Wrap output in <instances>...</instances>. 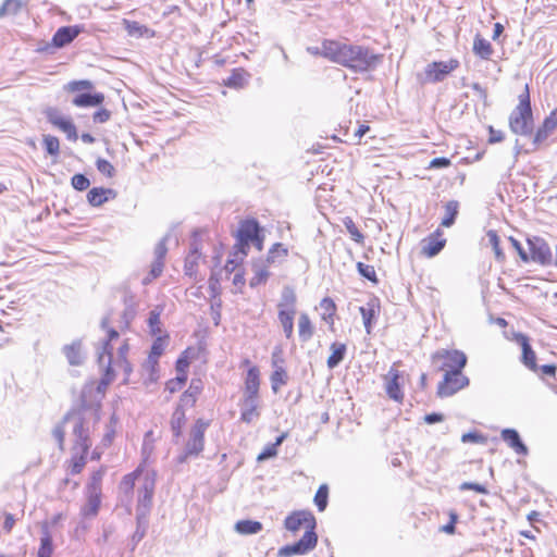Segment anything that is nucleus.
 <instances>
[{
    "instance_id": "obj_60",
    "label": "nucleus",
    "mask_w": 557,
    "mask_h": 557,
    "mask_svg": "<svg viewBox=\"0 0 557 557\" xmlns=\"http://www.w3.org/2000/svg\"><path fill=\"white\" fill-rule=\"evenodd\" d=\"M360 313L363 319V324L368 333L371 331V320L374 317V310L371 308L360 307Z\"/></svg>"
},
{
    "instance_id": "obj_24",
    "label": "nucleus",
    "mask_w": 557,
    "mask_h": 557,
    "mask_svg": "<svg viewBox=\"0 0 557 557\" xmlns=\"http://www.w3.org/2000/svg\"><path fill=\"white\" fill-rule=\"evenodd\" d=\"M86 503L81 508V513L85 518H94L98 515L101 505V494L86 493Z\"/></svg>"
},
{
    "instance_id": "obj_45",
    "label": "nucleus",
    "mask_w": 557,
    "mask_h": 557,
    "mask_svg": "<svg viewBox=\"0 0 557 557\" xmlns=\"http://www.w3.org/2000/svg\"><path fill=\"white\" fill-rule=\"evenodd\" d=\"M288 255V250L284 245L276 243L274 244L269 253L268 258L265 260L267 263H275V262H282Z\"/></svg>"
},
{
    "instance_id": "obj_17",
    "label": "nucleus",
    "mask_w": 557,
    "mask_h": 557,
    "mask_svg": "<svg viewBox=\"0 0 557 557\" xmlns=\"http://www.w3.org/2000/svg\"><path fill=\"white\" fill-rule=\"evenodd\" d=\"M557 127V110L544 120L543 124L537 128L533 137V144L539 146L544 143Z\"/></svg>"
},
{
    "instance_id": "obj_27",
    "label": "nucleus",
    "mask_w": 557,
    "mask_h": 557,
    "mask_svg": "<svg viewBox=\"0 0 557 557\" xmlns=\"http://www.w3.org/2000/svg\"><path fill=\"white\" fill-rule=\"evenodd\" d=\"M253 275L249 281L250 287H257L264 284L269 278L268 265L264 261L255 262L252 265Z\"/></svg>"
},
{
    "instance_id": "obj_31",
    "label": "nucleus",
    "mask_w": 557,
    "mask_h": 557,
    "mask_svg": "<svg viewBox=\"0 0 557 557\" xmlns=\"http://www.w3.org/2000/svg\"><path fill=\"white\" fill-rule=\"evenodd\" d=\"M473 52L483 60H488L494 50L488 40L476 35L473 41Z\"/></svg>"
},
{
    "instance_id": "obj_20",
    "label": "nucleus",
    "mask_w": 557,
    "mask_h": 557,
    "mask_svg": "<svg viewBox=\"0 0 557 557\" xmlns=\"http://www.w3.org/2000/svg\"><path fill=\"white\" fill-rule=\"evenodd\" d=\"M400 374L396 369H391L388 373L385 375L386 381V393L388 397L395 401H401L404 398V394L399 384Z\"/></svg>"
},
{
    "instance_id": "obj_36",
    "label": "nucleus",
    "mask_w": 557,
    "mask_h": 557,
    "mask_svg": "<svg viewBox=\"0 0 557 557\" xmlns=\"http://www.w3.org/2000/svg\"><path fill=\"white\" fill-rule=\"evenodd\" d=\"M106 473L104 468H100L97 471H94L89 482L86 485L85 492L86 493H94V494H102V480Z\"/></svg>"
},
{
    "instance_id": "obj_47",
    "label": "nucleus",
    "mask_w": 557,
    "mask_h": 557,
    "mask_svg": "<svg viewBox=\"0 0 557 557\" xmlns=\"http://www.w3.org/2000/svg\"><path fill=\"white\" fill-rule=\"evenodd\" d=\"M320 308L322 310V319L326 322H332L336 310L334 301L331 298H323L320 302Z\"/></svg>"
},
{
    "instance_id": "obj_41",
    "label": "nucleus",
    "mask_w": 557,
    "mask_h": 557,
    "mask_svg": "<svg viewBox=\"0 0 557 557\" xmlns=\"http://www.w3.org/2000/svg\"><path fill=\"white\" fill-rule=\"evenodd\" d=\"M286 438V433L281 434L274 443L268 444L262 453L259 454L257 460L264 461L270 458H273L277 455V447L282 445L284 440Z\"/></svg>"
},
{
    "instance_id": "obj_43",
    "label": "nucleus",
    "mask_w": 557,
    "mask_h": 557,
    "mask_svg": "<svg viewBox=\"0 0 557 557\" xmlns=\"http://www.w3.org/2000/svg\"><path fill=\"white\" fill-rule=\"evenodd\" d=\"M162 310L163 309L161 307H156L154 309H152L149 312L148 326H149L150 333L153 336L162 335L161 321H160V315L162 313Z\"/></svg>"
},
{
    "instance_id": "obj_16",
    "label": "nucleus",
    "mask_w": 557,
    "mask_h": 557,
    "mask_svg": "<svg viewBox=\"0 0 557 557\" xmlns=\"http://www.w3.org/2000/svg\"><path fill=\"white\" fill-rule=\"evenodd\" d=\"M445 244L446 239L442 238V233L437 230L421 242V253L428 258H433L441 252Z\"/></svg>"
},
{
    "instance_id": "obj_30",
    "label": "nucleus",
    "mask_w": 557,
    "mask_h": 557,
    "mask_svg": "<svg viewBox=\"0 0 557 557\" xmlns=\"http://www.w3.org/2000/svg\"><path fill=\"white\" fill-rule=\"evenodd\" d=\"M278 356L277 352L272 354V367L274 368V371L271 375V383L272 388L274 392L277 391L280 385L286 384L287 374L283 366L276 364V357Z\"/></svg>"
},
{
    "instance_id": "obj_29",
    "label": "nucleus",
    "mask_w": 557,
    "mask_h": 557,
    "mask_svg": "<svg viewBox=\"0 0 557 557\" xmlns=\"http://www.w3.org/2000/svg\"><path fill=\"white\" fill-rule=\"evenodd\" d=\"M109 196H114V191L110 188H92L87 194L88 202L94 207L103 205Z\"/></svg>"
},
{
    "instance_id": "obj_10",
    "label": "nucleus",
    "mask_w": 557,
    "mask_h": 557,
    "mask_svg": "<svg viewBox=\"0 0 557 557\" xmlns=\"http://www.w3.org/2000/svg\"><path fill=\"white\" fill-rule=\"evenodd\" d=\"M468 385L469 379L462 374V370H450L444 373L443 381L440 382L437 387V395L449 397Z\"/></svg>"
},
{
    "instance_id": "obj_32",
    "label": "nucleus",
    "mask_w": 557,
    "mask_h": 557,
    "mask_svg": "<svg viewBox=\"0 0 557 557\" xmlns=\"http://www.w3.org/2000/svg\"><path fill=\"white\" fill-rule=\"evenodd\" d=\"M235 531L242 535L257 534L262 531V523L253 520H239L235 523Z\"/></svg>"
},
{
    "instance_id": "obj_22",
    "label": "nucleus",
    "mask_w": 557,
    "mask_h": 557,
    "mask_svg": "<svg viewBox=\"0 0 557 557\" xmlns=\"http://www.w3.org/2000/svg\"><path fill=\"white\" fill-rule=\"evenodd\" d=\"M81 33L77 26H64L57 30L53 35L52 42L55 47L61 48L72 42Z\"/></svg>"
},
{
    "instance_id": "obj_34",
    "label": "nucleus",
    "mask_w": 557,
    "mask_h": 557,
    "mask_svg": "<svg viewBox=\"0 0 557 557\" xmlns=\"http://www.w3.org/2000/svg\"><path fill=\"white\" fill-rule=\"evenodd\" d=\"M332 354L327 358V367L330 369L336 368L343 360L346 355V345L343 343H333L331 345Z\"/></svg>"
},
{
    "instance_id": "obj_57",
    "label": "nucleus",
    "mask_w": 557,
    "mask_h": 557,
    "mask_svg": "<svg viewBox=\"0 0 557 557\" xmlns=\"http://www.w3.org/2000/svg\"><path fill=\"white\" fill-rule=\"evenodd\" d=\"M169 239V235H165L156 246L154 248V260L163 261L165 255L168 252L166 242Z\"/></svg>"
},
{
    "instance_id": "obj_28",
    "label": "nucleus",
    "mask_w": 557,
    "mask_h": 557,
    "mask_svg": "<svg viewBox=\"0 0 557 557\" xmlns=\"http://www.w3.org/2000/svg\"><path fill=\"white\" fill-rule=\"evenodd\" d=\"M143 375L145 382L154 383L159 379V359L148 356L147 360L143 364Z\"/></svg>"
},
{
    "instance_id": "obj_21",
    "label": "nucleus",
    "mask_w": 557,
    "mask_h": 557,
    "mask_svg": "<svg viewBox=\"0 0 557 557\" xmlns=\"http://www.w3.org/2000/svg\"><path fill=\"white\" fill-rule=\"evenodd\" d=\"M517 343L522 348V362L523 364L532 371L536 370V356L531 345L529 343V338L523 334H518L516 336Z\"/></svg>"
},
{
    "instance_id": "obj_40",
    "label": "nucleus",
    "mask_w": 557,
    "mask_h": 557,
    "mask_svg": "<svg viewBox=\"0 0 557 557\" xmlns=\"http://www.w3.org/2000/svg\"><path fill=\"white\" fill-rule=\"evenodd\" d=\"M459 203L456 200H450L445 205V214L442 219L441 225L449 227L455 223V219L458 214Z\"/></svg>"
},
{
    "instance_id": "obj_44",
    "label": "nucleus",
    "mask_w": 557,
    "mask_h": 557,
    "mask_svg": "<svg viewBox=\"0 0 557 557\" xmlns=\"http://www.w3.org/2000/svg\"><path fill=\"white\" fill-rule=\"evenodd\" d=\"M64 354L72 366H78L83 362L81 343H73L64 347Z\"/></svg>"
},
{
    "instance_id": "obj_15",
    "label": "nucleus",
    "mask_w": 557,
    "mask_h": 557,
    "mask_svg": "<svg viewBox=\"0 0 557 557\" xmlns=\"http://www.w3.org/2000/svg\"><path fill=\"white\" fill-rule=\"evenodd\" d=\"M285 528L293 532H296L301 528H305L306 531H314L315 519L309 511H297L285 519Z\"/></svg>"
},
{
    "instance_id": "obj_6",
    "label": "nucleus",
    "mask_w": 557,
    "mask_h": 557,
    "mask_svg": "<svg viewBox=\"0 0 557 557\" xmlns=\"http://www.w3.org/2000/svg\"><path fill=\"white\" fill-rule=\"evenodd\" d=\"M250 245L255 246L259 251L263 248L262 228L255 219H246L239 223L237 230L236 247L243 256H247Z\"/></svg>"
},
{
    "instance_id": "obj_26",
    "label": "nucleus",
    "mask_w": 557,
    "mask_h": 557,
    "mask_svg": "<svg viewBox=\"0 0 557 557\" xmlns=\"http://www.w3.org/2000/svg\"><path fill=\"white\" fill-rule=\"evenodd\" d=\"M259 371L256 367L248 370L245 380V396L246 397H258L259 392Z\"/></svg>"
},
{
    "instance_id": "obj_59",
    "label": "nucleus",
    "mask_w": 557,
    "mask_h": 557,
    "mask_svg": "<svg viewBox=\"0 0 557 557\" xmlns=\"http://www.w3.org/2000/svg\"><path fill=\"white\" fill-rule=\"evenodd\" d=\"M64 419H66V417ZM66 425H70L73 429L72 423H66L65 420H63V423L61 425L55 426L52 432L54 438L58 441L59 446L61 448L63 447V443H64V435H65L64 428Z\"/></svg>"
},
{
    "instance_id": "obj_62",
    "label": "nucleus",
    "mask_w": 557,
    "mask_h": 557,
    "mask_svg": "<svg viewBox=\"0 0 557 557\" xmlns=\"http://www.w3.org/2000/svg\"><path fill=\"white\" fill-rule=\"evenodd\" d=\"M111 116V113L107 109H100L96 111L92 115V120L95 123H106Z\"/></svg>"
},
{
    "instance_id": "obj_8",
    "label": "nucleus",
    "mask_w": 557,
    "mask_h": 557,
    "mask_svg": "<svg viewBox=\"0 0 557 557\" xmlns=\"http://www.w3.org/2000/svg\"><path fill=\"white\" fill-rule=\"evenodd\" d=\"M431 361L435 370L446 373L462 370L467 364V356L457 349H440L432 355Z\"/></svg>"
},
{
    "instance_id": "obj_2",
    "label": "nucleus",
    "mask_w": 557,
    "mask_h": 557,
    "mask_svg": "<svg viewBox=\"0 0 557 557\" xmlns=\"http://www.w3.org/2000/svg\"><path fill=\"white\" fill-rule=\"evenodd\" d=\"M324 48L330 61L348 67L355 73L372 71L382 60L381 54H376L368 47L359 45L335 40L327 41Z\"/></svg>"
},
{
    "instance_id": "obj_46",
    "label": "nucleus",
    "mask_w": 557,
    "mask_h": 557,
    "mask_svg": "<svg viewBox=\"0 0 557 557\" xmlns=\"http://www.w3.org/2000/svg\"><path fill=\"white\" fill-rule=\"evenodd\" d=\"M168 346V336L166 335H157L156 339L152 343L151 350L149 356L153 358H160Z\"/></svg>"
},
{
    "instance_id": "obj_11",
    "label": "nucleus",
    "mask_w": 557,
    "mask_h": 557,
    "mask_svg": "<svg viewBox=\"0 0 557 557\" xmlns=\"http://www.w3.org/2000/svg\"><path fill=\"white\" fill-rule=\"evenodd\" d=\"M318 542V536L314 531L307 530L302 537L292 544L281 547L277 552L278 557H290L294 555H305L312 550Z\"/></svg>"
},
{
    "instance_id": "obj_53",
    "label": "nucleus",
    "mask_w": 557,
    "mask_h": 557,
    "mask_svg": "<svg viewBox=\"0 0 557 557\" xmlns=\"http://www.w3.org/2000/svg\"><path fill=\"white\" fill-rule=\"evenodd\" d=\"M487 238H488L490 245L493 247L496 258L498 260L504 259L505 256L499 247L500 239H499L497 233L495 231H488Z\"/></svg>"
},
{
    "instance_id": "obj_4",
    "label": "nucleus",
    "mask_w": 557,
    "mask_h": 557,
    "mask_svg": "<svg viewBox=\"0 0 557 557\" xmlns=\"http://www.w3.org/2000/svg\"><path fill=\"white\" fill-rule=\"evenodd\" d=\"M510 131L519 136H531L534 128L533 114L530 103L529 87L519 95V103L509 115Z\"/></svg>"
},
{
    "instance_id": "obj_23",
    "label": "nucleus",
    "mask_w": 557,
    "mask_h": 557,
    "mask_svg": "<svg viewBox=\"0 0 557 557\" xmlns=\"http://www.w3.org/2000/svg\"><path fill=\"white\" fill-rule=\"evenodd\" d=\"M259 417L258 411V397H246L242 404L240 420L246 423H251Z\"/></svg>"
},
{
    "instance_id": "obj_13",
    "label": "nucleus",
    "mask_w": 557,
    "mask_h": 557,
    "mask_svg": "<svg viewBox=\"0 0 557 557\" xmlns=\"http://www.w3.org/2000/svg\"><path fill=\"white\" fill-rule=\"evenodd\" d=\"M47 120L60 131H62L69 140L76 141L77 140V131L76 126L72 122V120L67 116H64L58 109L49 108L46 110Z\"/></svg>"
},
{
    "instance_id": "obj_19",
    "label": "nucleus",
    "mask_w": 557,
    "mask_h": 557,
    "mask_svg": "<svg viewBox=\"0 0 557 557\" xmlns=\"http://www.w3.org/2000/svg\"><path fill=\"white\" fill-rule=\"evenodd\" d=\"M500 437L516 454L528 455L529 449L515 429H504L500 432Z\"/></svg>"
},
{
    "instance_id": "obj_25",
    "label": "nucleus",
    "mask_w": 557,
    "mask_h": 557,
    "mask_svg": "<svg viewBox=\"0 0 557 557\" xmlns=\"http://www.w3.org/2000/svg\"><path fill=\"white\" fill-rule=\"evenodd\" d=\"M296 293L293 287L284 286L281 294V299L277 304L278 311L296 312Z\"/></svg>"
},
{
    "instance_id": "obj_14",
    "label": "nucleus",
    "mask_w": 557,
    "mask_h": 557,
    "mask_svg": "<svg viewBox=\"0 0 557 557\" xmlns=\"http://www.w3.org/2000/svg\"><path fill=\"white\" fill-rule=\"evenodd\" d=\"M531 255L529 258L542 265H548L552 263L553 256L548 244L539 237L528 240Z\"/></svg>"
},
{
    "instance_id": "obj_12",
    "label": "nucleus",
    "mask_w": 557,
    "mask_h": 557,
    "mask_svg": "<svg viewBox=\"0 0 557 557\" xmlns=\"http://www.w3.org/2000/svg\"><path fill=\"white\" fill-rule=\"evenodd\" d=\"M459 66V61L450 59L449 61L432 62L424 70L425 81L430 83L443 82L448 74Z\"/></svg>"
},
{
    "instance_id": "obj_61",
    "label": "nucleus",
    "mask_w": 557,
    "mask_h": 557,
    "mask_svg": "<svg viewBox=\"0 0 557 557\" xmlns=\"http://www.w3.org/2000/svg\"><path fill=\"white\" fill-rule=\"evenodd\" d=\"M460 490L461 491L473 490L480 494H487V490L484 485L479 484V483H472V482H463L460 485Z\"/></svg>"
},
{
    "instance_id": "obj_39",
    "label": "nucleus",
    "mask_w": 557,
    "mask_h": 557,
    "mask_svg": "<svg viewBox=\"0 0 557 557\" xmlns=\"http://www.w3.org/2000/svg\"><path fill=\"white\" fill-rule=\"evenodd\" d=\"M52 552V537L48 528L45 525L42 528V536L40 539V547L38 549L37 557H51Z\"/></svg>"
},
{
    "instance_id": "obj_3",
    "label": "nucleus",
    "mask_w": 557,
    "mask_h": 557,
    "mask_svg": "<svg viewBox=\"0 0 557 557\" xmlns=\"http://www.w3.org/2000/svg\"><path fill=\"white\" fill-rule=\"evenodd\" d=\"M65 422L73 424L72 473L77 474L83 470L91 446V424L82 412L69 413Z\"/></svg>"
},
{
    "instance_id": "obj_52",
    "label": "nucleus",
    "mask_w": 557,
    "mask_h": 557,
    "mask_svg": "<svg viewBox=\"0 0 557 557\" xmlns=\"http://www.w3.org/2000/svg\"><path fill=\"white\" fill-rule=\"evenodd\" d=\"M44 145L47 152L51 156H58L60 151V143L55 136L45 135L44 136Z\"/></svg>"
},
{
    "instance_id": "obj_58",
    "label": "nucleus",
    "mask_w": 557,
    "mask_h": 557,
    "mask_svg": "<svg viewBox=\"0 0 557 557\" xmlns=\"http://www.w3.org/2000/svg\"><path fill=\"white\" fill-rule=\"evenodd\" d=\"M96 165H97V170L100 173L107 175L108 177L113 176L114 168H113V165L108 160L98 159L97 162H96Z\"/></svg>"
},
{
    "instance_id": "obj_42",
    "label": "nucleus",
    "mask_w": 557,
    "mask_h": 557,
    "mask_svg": "<svg viewBox=\"0 0 557 557\" xmlns=\"http://www.w3.org/2000/svg\"><path fill=\"white\" fill-rule=\"evenodd\" d=\"M185 411L183 406H177L171 418V430L174 436L178 437L182 433V428L185 424Z\"/></svg>"
},
{
    "instance_id": "obj_37",
    "label": "nucleus",
    "mask_w": 557,
    "mask_h": 557,
    "mask_svg": "<svg viewBox=\"0 0 557 557\" xmlns=\"http://www.w3.org/2000/svg\"><path fill=\"white\" fill-rule=\"evenodd\" d=\"M296 312L278 311L277 318L282 325L283 332L287 339H290L294 334V318Z\"/></svg>"
},
{
    "instance_id": "obj_54",
    "label": "nucleus",
    "mask_w": 557,
    "mask_h": 557,
    "mask_svg": "<svg viewBox=\"0 0 557 557\" xmlns=\"http://www.w3.org/2000/svg\"><path fill=\"white\" fill-rule=\"evenodd\" d=\"M125 28L127 33L132 36H143L146 32H148V28L144 25L139 24L138 22H131V21H124Z\"/></svg>"
},
{
    "instance_id": "obj_9",
    "label": "nucleus",
    "mask_w": 557,
    "mask_h": 557,
    "mask_svg": "<svg viewBox=\"0 0 557 557\" xmlns=\"http://www.w3.org/2000/svg\"><path fill=\"white\" fill-rule=\"evenodd\" d=\"M209 423L202 419H198L193 425L189 438L184 447L183 454L178 456L180 462H185L190 457H197L202 450L205 445V432Z\"/></svg>"
},
{
    "instance_id": "obj_5",
    "label": "nucleus",
    "mask_w": 557,
    "mask_h": 557,
    "mask_svg": "<svg viewBox=\"0 0 557 557\" xmlns=\"http://www.w3.org/2000/svg\"><path fill=\"white\" fill-rule=\"evenodd\" d=\"M63 88L65 91L74 94L72 104L77 108L99 107L104 101V95L94 92V84L88 79L71 81Z\"/></svg>"
},
{
    "instance_id": "obj_64",
    "label": "nucleus",
    "mask_w": 557,
    "mask_h": 557,
    "mask_svg": "<svg viewBox=\"0 0 557 557\" xmlns=\"http://www.w3.org/2000/svg\"><path fill=\"white\" fill-rule=\"evenodd\" d=\"M163 267H164L163 261L154 260L153 263L151 264V269L149 272L151 274V278L159 277L163 271Z\"/></svg>"
},
{
    "instance_id": "obj_63",
    "label": "nucleus",
    "mask_w": 557,
    "mask_h": 557,
    "mask_svg": "<svg viewBox=\"0 0 557 557\" xmlns=\"http://www.w3.org/2000/svg\"><path fill=\"white\" fill-rule=\"evenodd\" d=\"M450 165V160L447 158H435L430 162V169H444Z\"/></svg>"
},
{
    "instance_id": "obj_56",
    "label": "nucleus",
    "mask_w": 557,
    "mask_h": 557,
    "mask_svg": "<svg viewBox=\"0 0 557 557\" xmlns=\"http://www.w3.org/2000/svg\"><path fill=\"white\" fill-rule=\"evenodd\" d=\"M90 185V181L83 174H75L72 177V186L79 191L87 189Z\"/></svg>"
},
{
    "instance_id": "obj_51",
    "label": "nucleus",
    "mask_w": 557,
    "mask_h": 557,
    "mask_svg": "<svg viewBox=\"0 0 557 557\" xmlns=\"http://www.w3.org/2000/svg\"><path fill=\"white\" fill-rule=\"evenodd\" d=\"M21 8V0H5L0 8V17H3L7 14H16Z\"/></svg>"
},
{
    "instance_id": "obj_38",
    "label": "nucleus",
    "mask_w": 557,
    "mask_h": 557,
    "mask_svg": "<svg viewBox=\"0 0 557 557\" xmlns=\"http://www.w3.org/2000/svg\"><path fill=\"white\" fill-rule=\"evenodd\" d=\"M201 392V382L199 380H193L189 388L183 394L181 401L185 406H194L197 397Z\"/></svg>"
},
{
    "instance_id": "obj_1",
    "label": "nucleus",
    "mask_w": 557,
    "mask_h": 557,
    "mask_svg": "<svg viewBox=\"0 0 557 557\" xmlns=\"http://www.w3.org/2000/svg\"><path fill=\"white\" fill-rule=\"evenodd\" d=\"M107 338L98 348V363L104 370L103 377L100 381H90L85 384L82 389V403L85 408H95L98 411L100 403L104 397L107 386L115 379L116 372L124 373V382L126 383L132 372V367L126 359L128 345L123 343L115 356L112 352V342L119 338V333L110 329L107 331Z\"/></svg>"
},
{
    "instance_id": "obj_55",
    "label": "nucleus",
    "mask_w": 557,
    "mask_h": 557,
    "mask_svg": "<svg viewBox=\"0 0 557 557\" xmlns=\"http://www.w3.org/2000/svg\"><path fill=\"white\" fill-rule=\"evenodd\" d=\"M357 269L360 275L368 278L371 282H376V273L373 265L366 264L362 262L357 263Z\"/></svg>"
},
{
    "instance_id": "obj_7",
    "label": "nucleus",
    "mask_w": 557,
    "mask_h": 557,
    "mask_svg": "<svg viewBox=\"0 0 557 557\" xmlns=\"http://www.w3.org/2000/svg\"><path fill=\"white\" fill-rule=\"evenodd\" d=\"M154 484V476L150 472H146L145 475L140 479V485L138 486V504L136 510L138 529L143 523L146 522V518L150 511Z\"/></svg>"
},
{
    "instance_id": "obj_48",
    "label": "nucleus",
    "mask_w": 557,
    "mask_h": 557,
    "mask_svg": "<svg viewBox=\"0 0 557 557\" xmlns=\"http://www.w3.org/2000/svg\"><path fill=\"white\" fill-rule=\"evenodd\" d=\"M200 259V252L197 248L193 249L189 255L185 259V273L189 276L195 274L196 267L198 265V260Z\"/></svg>"
},
{
    "instance_id": "obj_35",
    "label": "nucleus",
    "mask_w": 557,
    "mask_h": 557,
    "mask_svg": "<svg viewBox=\"0 0 557 557\" xmlns=\"http://www.w3.org/2000/svg\"><path fill=\"white\" fill-rule=\"evenodd\" d=\"M249 74L243 69L233 70L225 85L232 88H243L248 84Z\"/></svg>"
},
{
    "instance_id": "obj_49",
    "label": "nucleus",
    "mask_w": 557,
    "mask_h": 557,
    "mask_svg": "<svg viewBox=\"0 0 557 557\" xmlns=\"http://www.w3.org/2000/svg\"><path fill=\"white\" fill-rule=\"evenodd\" d=\"M329 488L326 484H322L314 496V503L320 511H323L327 506Z\"/></svg>"
},
{
    "instance_id": "obj_33",
    "label": "nucleus",
    "mask_w": 557,
    "mask_h": 557,
    "mask_svg": "<svg viewBox=\"0 0 557 557\" xmlns=\"http://www.w3.org/2000/svg\"><path fill=\"white\" fill-rule=\"evenodd\" d=\"M313 331L309 315L302 312L298 319V334L301 342H308L312 337Z\"/></svg>"
},
{
    "instance_id": "obj_50",
    "label": "nucleus",
    "mask_w": 557,
    "mask_h": 557,
    "mask_svg": "<svg viewBox=\"0 0 557 557\" xmlns=\"http://www.w3.org/2000/svg\"><path fill=\"white\" fill-rule=\"evenodd\" d=\"M344 225L349 233L352 240H355L358 244L363 243L364 236L363 234L358 230L355 222L350 218H346L344 220Z\"/></svg>"
},
{
    "instance_id": "obj_18",
    "label": "nucleus",
    "mask_w": 557,
    "mask_h": 557,
    "mask_svg": "<svg viewBox=\"0 0 557 557\" xmlns=\"http://www.w3.org/2000/svg\"><path fill=\"white\" fill-rule=\"evenodd\" d=\"M146 472L143 471L140 467H138L135 471L132 473H128L123 476L119 490L120 493H122L129 504L132 502V494L134 491V487L136 485V482L140 485V479L145 475Z\"/></svg>"
}]
</instances>
